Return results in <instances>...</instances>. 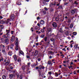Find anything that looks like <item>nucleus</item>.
<instances>
[{"instance_id":"1","label":"nucleus","mask_w":79,"mask_h":79,"mask_svg":"<svg viewBox=\"0 0 79 79\" xmlns=\"http://www.w3.org/2000/svg\"><path fill=\"white\" fill-rule=\"evenodd\" d=\"M10 19L11 20H15V16L13 14H11Z\"/></svg>"},{"instance_id":"2","label":"nucleus","mask_w":79,"mask_h":79,"mask_svg":"<svg viewBox=\"0 0 79 79\" xmlns=\"http://www.w3.org/2000/svg\"><path fill=\"white\" fill-rule=\"evenodd\" d=\"M10 60L9 59L5 63V64L6 66H7V65H8L10 64Z\"/></svg>"},{"instance_id":"3","label":"nucleus","mask_w":79,"mask_h":79,"mask_svg":"<svg viewBox=\"0 0 79 79\" xmlns=\"http://www.w3.org/2000/svg\"><path fill=\"white\" fill-rule=\"evenodd\" d=\"M3 22V23H5L6 24H8L9 23V21H10V19H8L6 21H2Z\"/></svg>"},{"instance_id":"4","label":"nucleus","mask_w":79,"mask_h":79,"mask_svg":"<svg viewBox=\"0 0 79 79\" xmlns=\"http://www.w3.org/2000/svg\"><path fill=\"white\" fill-rule=\"evenodd\" d=\"M9 77L10 79H12V78H13V77H14V74H10L9 75Z\"/></svg>"},{"instance_id":"5","label":"nucleus","mask_w":79,"mask_h":79,"mask_svg":"<svg viewBox=\"0 0 79 79\" xmlns=\"http://www.w3.org/2000/svg\"><path fill=\"white\" fill-rule=\"evenodd\" d=\"M52 25L53 27H57V25L56 24V23H53L52 24Z\"/></svg>"},{"instance_id":"6","label":"nucleus","mask_w":79,"mask_h":79,"mask_svg":"<svg viewBox=\"0 0 79 79\" xmlns=\"http://www.w3.org/2000/svg\"><path fill=\"white\" fill-rule=\"evenodd\" d=\"M9 40H8V39H6V40H4V43H6V44H8L9 43Z\"/></svg>"},{"instance_id":"7","label":"nucleus","mask_w":79,"mask_h":79,"mask_svg":"<svg viewBox=\"0 0 79 79\" xmlns=\"http://www.w3.org/2000/svg\"><path fill=\"white\" fill-rule=\"evenodd\" d=\"M15 37L14 36H12L11 37V38L10 39L11 41V42H13L14 40H15Z\"/></svg>"},{"instance_id":"8","label":"nucleus","mask_w":79,"mask_h":79,"mask_svg":"<svg viewBox=\"0 0 79 79\" xmlns=\"http://www.w3.org/2000/svg\"><path fill=\"white\" fill-rule=\"evenodd\" d=\"M43 63H42V65H40V69H44L45 67L43 66Z\"/></svg>"},{"instance_id":"9","label":"nucleus","mask_w":79,"mask_h":79,"mask_svg":"<svg viewBox=\"0 0 79 79\" xmlns=\"http://www.w3.org/2000/svg\"><path fill=\"white\" fill-rule=\"evenodd\" d=\"M6 34L7 35V34H8L10 33V29H9V30H8L7 29L6 30Z\"/></svg>"},{"instance_id":"10","label":"nucleus","mask_w":79,"mask_h":79,"mask_svg":"<svg viewBox=\"0 0 79 79\" xmlns=\"http://www.w3.org/2000/svg\"><path fill=\"white\" fill-rule=\"evenodd\" d=\"M14 58L15 60V61H16L17 60V57H16V55H14Z\"/></svg>"},{"instance_id":"11","label":"nucleus","mask_w":79,"mask_h":79,"mask_svg":"<svg viewBox=\"0 0 79 79\" xmlns=\"http://www.w3.org/2000/svg\"><path fill=\"white\" fill-rule=\"evenodd\" d=\"M71 13L72 14H73V15H74V13H75V11H74V10H72L71 11Z\"/></svg>"},{"instance_id":"12","label":"nucleus","mask_w":79,"mask_h":79,"mask_svg":"<svg viewBox=\"0 0 79 79\" xmlns=\"http://www.w3.org/2000/svg\"><path fill=\"white\" fill-rule=\"evenodd\" d=\"M18 48H18V44H16V47L15 48V50H18Z\"/></svg>"},{"instance_id":"13","label":"nucleus","mask_w":79,"mask_h":79,"mask_svg":"<svg viewBox=\"0 0 79 79\" xmlns=\"http://www.w3.org/2000/svg\"><path fill=\"white\" fill-rule=\"evenodd\" d=\"M8 55H9V56H11V55H12V52H8Z\"/></svg>"},{"instance_id":"14","label":"nucleus","mask_w":79,"mask_h":79,"mask_svg":"<svg viewBox=\"0 0 79 79\" xmlns=\"http://www.w3.org/2000/svg\"><path fill=\"white\" fill-rule=\"evenodd\" d=\"M2 53H5V52H6L5 49L2 48Z\"/></svg>"},{"instance_id":"15","label":"nucleus","mask_w":79,"mask_h":79,"mask_svg":"<svg viewBox=\"0 0 79 79\" xmlns=\"http://www.w3.org/2000/svg\"><path fill=\"white\" fill-rule=\"evenodd\" d=\"M0 41H2V42H3L4 43V42L5 41V39L3 38H0Z\"/></svg>"},{"instance_id":"16","label":"nucleus","mask_w":79,"mask_h":79,"mask_svg":"<svg viewBox=\"0 0 79 79\" xmlns=\"http://www.w3.org/2000/svg\"><path fill=\"white\" fill-rule=\"evenodd\" d=\"M40 23L41 24H44V21L43 20H41L40 21Z\"/></svg>"},{"instance_id":"17","label":"nucleus","mask_w":79,"mask_h":79,"mask_svg":"<svg viewBox=\"0 0 79 79\" xmlns=\"http://www.w3.org/2000/svg\"><path fill=\"white\" fill-rule=\"evenodd\" d=\"M3 37L5 38H7V37H8V36H7V34H6L5 35H3Z\"/></svg>"},{"instance_id":"18","label":"nucleus","mask_w":79,"mask_h":79,"mask_svg":"<svg viewBox=\"0 0 79 79\" xmlns=\"http://www.w3.org/2000/svg\"><path fill=\"white\" fill-rule=\"evenodd\" d=\"M50 40L51 41H52V42H53V43H54L55 42V39H54L53 38L51 39Z\"/></svg>"},{"instance_id":"19","label":"nucleus","mask_w":79,"mask_h":79,"mask_svg":"<svg viewBox=\"0 0 79 79\" xmlns=\"http://www.w3.org/2000/svg\"><path fill=\"white\" fill-rule=\"evenodd\" d=\"M55 76L56 77H58V76H59V74H58V73H56V72L55 73Z\"/></svg>"},{"instance_id":"20","label":"nucleus","mask_w":79,"mask_h":79,"mask_svg":"<svg viewBox=\"0 0 79 79\" xmlns=\"http://www.w3.org/2000/svg\"><path fill=\"white\" fill-rule=\"evenodd\" d=\"M55 19L56 21H58L59 20V17H57L55 18Z\"/></svg>"},{"instance_id":"21","label":"nucleus","mask_w":79,"mask_h":79,"mask_svg":"<svg viewBox=\"0 0 79 79\" xmlns=\"http://www.w3.org/2000/svg\"><path fill=\"white\" fill-rule=\"evenodd\" d=\"M2 78L3 79H6V76L4 75L2 76Z\"/></svg>"},{"instance_id":"22","label":"nucleus","mask_w":79,"mask_h":79,"mask_svg":"<svg viewBox=\"0 0 79 79\" xmlns=\"http://www.w3.org/2000/svg\"><path fill=\"white\" fill-rule=\"evenodd\" d=\"M62 8L63 6H62L60 5L58 7V9H62Z\"/></svg>"},{"instance_id":"23","label":"nucleus","mask_w":79,"mask_h":79,"mask_svg":"<svg viewBox=\"0 0 79 79\" xmlns=\"http://www.w3.org/2000/svg\"><path fill=\"white\" fill-rule=\"evenodd\" d=\"M17 61L18 62H21V59L20 58L18 59Z\"/></svg>"},{"instance_id":"24","label":"nucleus","mask_w":79,"mask_h":79,"mask_svg":"<svg viewBox=\"0 0 79 79\" xmlns=\"http://www.w3.org/2000/svg\"><path fill=\"white\" fill-rule=\"evenodd\" d=\"M51 31H52V28H48V32H50Z\"/></svg>"},{"instance_id":"25","label":"nucleus","mask_w":79,"mask_h":79,"mask_svg":"<svg viewBox=\"0 0 79 79\" xmlns=\"http://www.w3.org/2000/svg\"><path fill=\"white\" fill-rule=\"evenodd\" d=\"M37 53H38V52H37V51H35V56H36L37 55Z\"/></svg>"},{"instance_id":"26","label":"nucleus","mask_w":79,"mask_h":79,"mask_svg":"<svg viewBox=\"0 0 79 79\" xmlns=\"http://www.w3.org/2000/svg\"><path fill=\"white\" fill-rule=\"evenodd\" d=\"M74 4L76 5H78V2H77V1H75L74 2Z\"/></svg>"},{"instance_id":"27","label":"nucleus","mask_w":79,"mask_h":79,"mask_svg":"<svg viewBox=\"0 0 79 79\" xmlns=\"http://www.w3.org/2000/svg\"><path fill=\"white\" fill-rule=\"evenodd\" d=\"M65 34L66 35H69V33H68V31H67L65 32Z\"/></svg>"},{"instance_id":"28","label":"nucleus","mask_w":79,"mask_h":79,"mask_svg":"<svg viewBox=\"0 0 79 79\" xmlns=\"http://www.w3.org/2000/svg\"><path fill=\"white\" fill-rule=\"evenodd\" d=\"M73 25L71 23L70 26V28H73Z\"/></svg>"},{"instance_id":"29","label":"nucleus","mask_w":79,"mask_h":79,"mask_svg":"<svg viewBox=\"0 0 79 79\" xmlns=\"http://www.w3.org/2000/svg\"><path fill=\"white\" fill-rule=\"evenodd\" d=\"M19 53H20V54H21V55H24V53L21 51H20Z\"/></svg>"},{"instance_id":"30","label":"nucleus","mask_w":79,"mask_h":79,"mask_svg":"<svg viewBox=\"0 0 79 79\" xmlns=\"http://www.w3.org/2000/svg\"><path fill=\"white\" fill-rule=\"evenodd\" d=\"M48 64H52V62L50 61H48Z\"/></svg>"},{"instance_id":"31","label":"nucleus","mask_w":79,"mask_h":79,"mask_svg":"<svg viewBox=\"0 0 79 79\" xmlns=\"http://www.w3.org/2000/svg\"><path fill=\"white\" fill-rule=\"evenodd\" d=\"M22 68L23 70H24V69H25V66H23L22 67Z\"/></svg>"},{"instance_id":"32","label":"nucleus","mask_w":79,"mask_h":79,"mask_svg":"<svg viewBox=\"0 0 79 79\" xmlns=\"http://www.w3.org/2000/svg\"><path fill=\"white\" fill-rule=\"evenodd\" d=\"M44 9L45 10V11H48V8L46 7H44Z\"/></svg>"},{"instance_id":"33","label":"nucleus","mask_w":79,"mask_h":79,"mask_svg":"<svg viewBox=\"0 0 79 79\" xmlns=\"http://www.w3.org/2000/svg\"><path fill=\"white\" fill-rule=\"evenodd\" d=\"M16 44H18V39H16Z\"/></svg>"},{"instance_id":"34","label":"nucleus","mask_w":79,"mask_h":79,"mask_svg":"<svg viewBox=\"0 0 79 79\" xmlns=\"http://www.w3.org/2000/svg\"><path fill=\"white\" fill-rule=\"evenodd\" d=\"M27 58V59H30V56L28 55L26 56Z\"/></svg>"},{"instance_id":"35","label":"nucleus","mask_w":79,"mask_h":79,"mask_svg":"<svg viewBox=\"0 0 79 79\" xmlns=\"http://www.w3.org/2000/svg\"><path fill=\"white\" fill-rule=\"evenodd\" d=\"M73 35H76L77 34V33L76 32H73Z\"/></svg>"},{"instance_id":"36","label":"nucleus","mask_w":79,"mask_h":79,"mask_svg":"<svg viewBox=\"0 0 79 79\" xmlns=\"http://www.w3.org/2000/svg\"><path fill=\"white\" fill-rule=\"evenodd\" d=\"M2 31V30H0V35H2L3 34V32H1Z\"/></svg>"},{"instance_id":"37","label":"nucleus","mask_w":79,"mask_h":79,"mask_svg":"<svg viewBox=\"0 0 79 79\" xmlns=\"http://www.w3.org/2000/svg\"><path fill=\"white\" fill-rule=\"evenodd\" d=\"M53 52H52V51H49L48 52V53H49L50 54H52V53H53Z\"/></svg>"},{"instance_id":"38","label":"nucleus","mask_w":79,"mask_h":79,"mask_svg":"<svg viewBox=\"0 0 79 79\" xmlns=\"http://www.w3.org/2000/svg\"><path fill=\"white\" fill-rule=\"evenodd\" d=\"M50 10L51 12H52V11H53V8H51Z\"/></svg>"},{"instance_id":"39","label":"nucleus","mask_w":79,"mask_h":79,"mask_svg":"<svg viewBox=\"0 0 79 79\" xmlns=\"http://www.w3.org/2000/svg\"><path fill=\"white\" fill-rule=\"evenodd\" d=\"M75 48H77V47H78V45H76L74 46Z\"/></svg>"},{"instance_id":"40","label":"nucleus","mask_w":79,"mask_h":79,"mask_svg":"<svg viewBox=\"0 0 79 79\" xmlns=\"http://www.w3.org/2000/svg\"><path fill=\"white\" fill-rule=\"evenodd\" d=\"M43 13L44 14V15H45L46 14L47 12H46V10H44L43 11Z\"/></svg>"},{"instance_id":"41","label":"nucleus","mask_w":79,"mask_h":79,"mask_svg":"<svg viewBox=\"0 0 79 79\" xmlns=\"http://www.w3.org/2000/svg\"><path fill=\"white\" fill-rule=\"evenodd\" d=\"M48 74L50 75V76H51V75H52V72H48Z\"/></svg>"},{"instance_id":"42","label":"nucleus","mask_w":79,"mask_h":79,"mask_svg":"<svg viewBox=\"0 0 79 79\" xmlns=\"http://www.w3.org/2000/svg\"><path fill=\"white\" fill-rule=\"evenodd\" d=\"M68 23H71V19H69L68 20Z\"/></svg>"},{"instance_id":"43","label":"nucleus","mask_w":79,"mask_h":79,"mask_svg":"<svg viewBox=\"0 0 79 79\" xmlns=\"http://www.w3.org/2000/svg\"><path fill=\"white\" fill-rule=\"evenodd\" d=\"M35 28L36 30H37V29H39V27L37 26L35 27Z\"/></svg>"},{"instance_id":"44","label":"nucleus","mask_w":79,"mask_h":79,"mask_svg":"<svg viewBox=\"0 0 79 79\" xmlns=\"http://www.w3.org/2000/svg\"><path fill=\"white\" fill-rule=\"evenodd\" d=\"M56 2H52V4L53 5L55 6L56 5Z\"/></svg>"},{"instance_id":"45","label":"nucleus","mask_w":79,"mask_h":79,"mask_svg":"<svg viewBox=\"0 0 79 79\" xmlns=\"http://www.w3.org/2000/svg\"><path fill=\"white\" fill-rule=\"evenodd\" d=\"M43 4H45L46 3V2L45 0L43 1Z\"/></svg>"},{"instance_id":"46","label":"nucleus","mask_w":79,"mask_h":79,"mask_svg":"<svg viewBox=\"0 0 79 79\" xmlns=\"http://www.w3.org/2000/svg\"><path fill=\"white\" fill-rule=\"evenodd\" d=\"M35 65V63L32 64L31 65V66H32V67H34V66Z\"/></svg>"},{"instance_id":"47","label":"nucleus","mask_w":79,"mask_h":79,"mask_svg":"<svg viewBox=\"0 0 79 79\" xmlns=\"http://www.w3.org/2000/svg\"><path fill=\"white\" fill-rule=\"evenodd\" d=\"M35 39H36V42H37V39H38V36H37L35 37Z\"/></svg>"},{"instance_id":"48","label":"nucleus","mask_w":79,"mask_h":79,"mask_svg":"<svg viewBox=\"0 0 79 79\" xmlns=\"http://www.w3.org/2000/svg\"><path fill=\"white\" fill-rule=\"evenodd\" d=\"M53 3L52 2V3H51L50 4V6H53Z\"/></svg>"},{"instance_id":"49","label":"nucleus","mask_w":79,"mask_h":79,"mask_svg":"<svg viewBox=\"0 0 79 79\" xmlns=\"http://www.w3.org/2000/svg\"><path fill=\"white\" fill-rule=\"evenodd\" d=\"M17 5H21V2H19L17 3Z\"/></svg>"},{"instance_id":"50","label":"nucleus","mask_w":79,"mask_h":79,"mask_svg":"<svg viewBox=\"0 0 79 79\" xmlns=\"http://www.w3.org/2000/svg\"><path fill=\"white\" fill-rule=\"evenodd\" d=\"M47 37H45L44 38V41H45V42H46V41H47Z\"/></svg>"},{"instance_id":"51","label":"nucleus","mask_w":79,"mask_h":79,"mask_svg":"<svg viewBox=\"0 0 79 79\" xmlns=\"http://www.w3.org/2000/svg\"><path fill=\"white\" fill-rule=\"evenodd\" d=\"M73 10H74L75 12H76L77 11V9H75Z\"/></svg>"},{"instance_id":"52","label":"nucleus","mask_w":79,"mask_h":79,"mask_svg":"<svg viewBox=\"0 0 79 79\" xmlns=\"http://www.w3.org/2000/svg\"><path fill=\"white\" fill-rule=\"evenodd\" d=\"M1 61H3L4 59H3V57H1Z\"/></svg>"},{"instance_id":"53","label":"nucleus","mask_w":79,"mask_h":79,"mask_svg":"<svg viewBox=\"0 0 79 79\" xmlns=\"http://www.w3.org/2000/svg\"><path fill=\"white\" fill-rule=\"evenodd\" d=\"M60 3L59 2L57 4H56L57 6H60Z\"/></svg>"},{"instance_id":"54","label":"nucleus","mask_w":79,"mask_h":79,"mask_svg":"<svg viewBox=\"0 0 79 79\" xmlns=\"http://www.w3.org/2000/svg\"><path fill=\"white\" fill-rule=\"evenodd\" d=\"M59 31L60 32H62V29L61 28H60L59 30Z\"/></svg>"},{"instance_id":"55","label":"nucleus","mask_w":79,"mask_h":79,"mask_svg":"<svg viewBox=\"0 0 79 79\" xmlns=\"http://www.w3.org/2000/svg\"><path fill=\"white\" fill-rule=\"evenodd\" d=\"M72 67H73V66H72V65H70L69 67V69H70V68H72Z\"/></svg>"},{"instance_id":"56","label":"nucleus","mask_w":79,"mask_h":79,"mask_svg":"<svg viewBox=\"0 0 79 79\" xmlns=\"http://www.w3.org/2000/svg\"><path fill=\"white\" fill-rule=\"evenodd\" d=\"M44 35H41V38H44Z\"/></svg>"},{"instance_id":"57","label":"nucleus","mask_w":79,"mask_h":79,"mask_svg":"<svg viewBox=\"0 0 79 79\" xmlns=\"http://www.w3.org/2000/svg\"><path fill=\"white\" fill-rule=\"evenodd\" d=\"M62 50H63V51H64V52H66V49L65 48H64L63 49H62Z\"/></svg>"},{"instance_id":"58","label":"nucleus","mask_w":79,"mask_h":79,"mask_svg":"<svg viewBox=\"0 0 79 79\" xmlns=\"http://www.w3.org/2000/svg\"><path fill=\"white\" fill-rule=\"evenodd\" d=\"M30 64H31V63H27V65L28 66H29L30 65Z\"/></svg>"},{"instance_id":"59","label":"nucleus","mask_w":79,"mask_h":79,"mask_svg":"<svg viewBox=\"0 0 79 79\" xmlns=\"http://www.w3.org/2000/svg\"><path fill=\"white\" fill-rule=\"evenodd\" d=\"M13 73H16V70H13L12 71Z\"/></svg>"},{"instance_id":"60","label":"nucleus","mask_w":79,"mask_h":79,"mask_svg":"<svg viewBox=\"0 0 79 79\" xmlns=\"http://www.w3.org/2000/svg\"><path fill=\"white\" fill-rule=\"evenodd\" d=\"M41 32H44V30H43V29H42L41 30Z\"/></svg>"},{"instance_id":"61","label":"nucleus","mask_w":79,"mask_h":79,"mask_svg":"<svg viewBox=\"0 0 79 79\" xmlns=\"http://www.w3.org/2000/svg\"><path fill=\"white\" fill-rule=\"evenodd\" d=\"M13 32H14V31H11V34L12 35V34H13Z\"/></svg>"},{"instance_id":"62","label":"nucleus","mask_w":79,"mask_h":79,"mask_svg":"<svg viewBox=\"0 0 79 79\" xmlns=\"http://www.w3.org/2000/svg\"><path fill=\"white\" fill-rule=\"evenodd\" d=\"M3 18V17H2V16L0 15V19H2Z\"/></svg>"},{"instance_id":"63","label":"nucleus","mask_w":79,"mask_h":79,"mask_svg":"<svg viewBox=\"0 0 79 79\" xmlns=\"http://www.w3.org/2000/svg\"><path fill=\"white\" fill-rule=\"evenodd\" d=\"M10 69H13V67L11 66L10 67Z\"/></svg>"},{"instance_id":"64","label":"nucleus","mask_w":79,"mask_h":79,"mask_svg":"<svg viewBox=\"0 0 79 79\" xmlns=\"http://www.w3.org/2000/svg\"><path fill=\"white\" fill-rule=\"evenodd\" d=\"M46 2H48L49 0H44Z\"/></svg>"}]
</instances>
